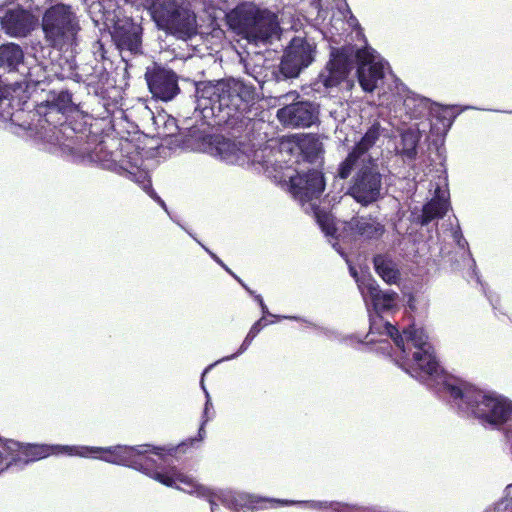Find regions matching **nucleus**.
<instances>
[{"instance_id":"1","label":"nucleus","mask_w":512,"mask_h":512,"mask_svg":"<svg viewBox=\"0 0 512 512\" xmlns=\"http://www.w3.org/2000/svg\"><path fill=\"white\" fill-rule=\"evenodd\" d=\"M359 290L369 316V332L366 344H376L375 351L389 356L394 363L411 377L425 384L428 378L422 377L429 366H439L433 346L423 329L414 325L406 327L402 333L383 313L396 306L397 293L382 290L375 279L359 282Z\"/></svg>"},{"instance_id":"2","label":"nucleus","mask_w":512,"mask_h":512,"mask_svg":"<svg viewBox=\"0 0 512 512\" xmlns=\"http://www.w3.org/2000/svg\"><path fill=\"white\" fill-rule=\"evenodd\" d=\"M422 377L426 385L459 416L477 419L484 427L504 429L512 427V401L493 391H485L467 381L447 373L439 366H429Z\"/></svg>"},{"instance_id":"3","label":"nucleus","mask_w":512,"mask_h":512,"mask_svg":"<svg viewBox=\"0 0 512 512\" xmlns=\"http://www.w3.org/2000/svg\"><path fill=\"white\" fill-rule=\"evenodd\" d=\"M196 116L215 118L234 138L240 137L252 122L247 114L257 99L256 87L241 78L194 81Z\"/></svg>"},{"instance_id":"4","label":"nucleus","mask_w":512,"mask_h":512,"mask_svg":"<svg viewBox=\"0 0 512 512\" xmlns=\"http://www.w3.org/2000/svg\"><path fill=\"white\" fill-rule=\"evenodd\" d=\"M141 445H114L96 447L86 445H61L20 443L0 436V474L5 470L19 471L29 463L50 455L79 456L99 459L109 464L134 469Z\"/></svg>"},{"instance_id":"5","label":"nucleus","mask_w":512,"mask_h":512,"mask_svg":"<svg viewBox=\"0 0 512 512\" xmlns=\"http://www.w3.org/2000/svg\"><path fill=\"white\" fill-rule=\"evenodd\" d=\"M388 62L380 54L366 45L361 49L355 44H345L341 47H330L329 60L320 71L314 89L319 91L320 85L326 90L346 83L349 88L353 84L348 80L352 70L356 68L358 83L365 93H372L378 88L385 76Z\"/></svg>"},{"instance_id":"6","label":"nucleus","mask_w":512,"mask_h":512,"mask_svg":"<svg viewBox=\"0 0 512 512\" xmlns=\"http://www.w3.org/2000/svg\"><path fill=\"white\" fill-rule=\"evenodd\" d=\"M133 470L154 479L155 481L172 488H177L186 493L197 494L199 497L206 498L210 504L211 512H225V508L221 506L213 496V492L197 483L193 478L180 472L176 466L168 463L167 456L176 453L177 448L170 445L157 446L153 444H141Z\"/></svg>"},{"instance_id":"7","label":"nucleus","mask_w":512,"mask_h":512,"mask_svg":"<svg viewBox=\"0 0 512 512\" xmlns=\"http://www.w3.org/2000/svg\"><path fill=\"white\" fill-rule=\"evenodd\" d=\"M223 22L237 35L256 44H271L282 34L278 15L251 1L236 3Z\"/></svg>"},{"instance_id":"8","label":"nucleus","mask_w":512,"mask_h":512,"mask_svg":"<svg viewBox=\"0 0 512 512\" xmlns=\"http://www.w3.org/2000/svg\"><path fill=\"white\" fill-rule=\"evenodd\" d=\"M159 30L180 38H191L198 33L199 16L187 0H141Z\"/></svg>"},{"instance_id":"9","label":"nucleus","mask_w":512,"mask_h":512,"mask_svg":"<svg viewBox=\"0 0 512 512\" xmlns=\"http://www.w3.org/2000/svg\"><path fill=\"white\" fill-rule=\"evenodd\" d=\"M41 28L48 47L35 49V56L46 58L51 48L63 50L72 48L77 43L80 31L79 20L70 5L59 3L52 5L42 15Z\"/></svg>"},{"instance_id":"10","label":"nucleus","mask_w":512,"mask_h":512,"mask_svg":"<svg viewBox=\"0 0 512 512\" xmlns=\"http://www.w3.org/2000/svg\"><path fill=\"white\" fill-rule=\"evenodd\" d=\"M37 113L43 115L49 124H59L64 131L69 128L75 133H82L87 128L86 118L89 114L84 104L76 102L68 89L50 90L46 98L37 105Z\"/></svg>"},{"instance_id":"11","label":"nucleus","mask_w":512,"mask_h":512,"mask_svg":"<svg viewBox=\"0 0 512 512\" xmlns=\"http://www.w3.org/2000/svg\"><path fill=\"white\" fill-rule=\"evenodd\" d=\"M215 500L226 510L239 512L241 509L251 511L265 508V504H275L277 506H298L318 512H332L333 500H289L264 497L247 492H219L214 493Z\"/></svg>"},{"instance_id":"12","label":"nucleus","mask_w":512,"mask_h":512,"mask_svg":"<svg viewBox=\"0 0 512 512\" xmlns=\"http://www.w3.org/2000/svg\"><path fill=\"white\" fill-rule=\"evenodd\" d=\"M383 179L384 174L380 170L378 160L368 156L351 177L347 195L361 206L368 207L384 198L386 189Z\"/></svg>"},{"instance_id":"13","label":"nucleus","mask_w":512,"mask_h":512,"mask_svg":"<svg viewBox=\"0 0 512 512\" xmlns=\"http://www.w3.org/2000/svg\"><path fill=\"white\" fill-rule=\"evenodd\" d=\"M316 53L317 45L313 40L294 36L284 48L279 64L273 66L272 76L282 81L299 78L315 62Z\"/></svg>"},{"instance_id":"14","label":"nucleus","mask_w":512,"mask_h":512,"mask_svg":"<svg viewBox=\"0 0 512 512\" xmlns=\"http://www.w3.org/2000/svg\"><path fill=\"white\" fill-rule=\"evenodd\" d=\"M142 18L119 11L115 18L101 23L100 31H108L115 48L122 53L140 55L143 53Z\"/></svg>"},{"instance_id":"15","label":"nucleus","mask_w":512,"mask_h":512,"mask_svg":"<svg viewBox=\"0 0 512 512\" xmlns=\"http://www.w3.org/2000/svg\"><path fill=\"white\" fill-rule=\"evenodd\" d=\"M293 97L290 104L279 108L276 117L285 127L309 128L319 122L320 106L314 101L301 98L296 91H290L279 98Z\"/></svg>"},{"instance_id":"16","label":"nucleus","mask_w":512,"mask_h":512,"mask_svg":"<svg viewBox=\"0 0 512 512\" xmlns=\"http://www.w3.org/2000/svg\"><path fill=\"white\" fill-rule=\"evenodd\" d=\"M144 78L155 100L172 101L179 93V76L167 65L152 62L146 67Z\"/></svg>"},{"instance_id":"17","label":"nucleus","mask_w":512,"mask_h":512,"mask_svg":"<svg viewBox=\"0 0 512 512\" xmlns=\"http://www.w3.org/2000/svg\"><path fill=\"white\" fill-rule=\"evenodd\" d=\"M212 125L207 120L202 121V130L197 140L206 145L207 152L227 164L239 166L249 164V156L239 148L235 141L222 135L211 134Z\"/></svg>"},{"instance_id":"18","label":"nucleus","mask_w":512,"mask_h":512,"mask_svg":"<svg viewBox=\"0 0 512 512\" xmlns=\"http://www.w3.org/2000/svg\"><path fill=\"white\" fill-rule=\"evenodd\" d=\"M326 187V179L323 171L318 168L308 167L306 170L297 171V175L290 180V189L295 198L302 205L316 203Z\"/></svg>"},{"instance_id":"19","label":"nucleus","mask_w":512,"mask_h":512,"mask_svg":"<svg viewBox=\"0 0 512 512\" xmlns=\"http://www.w3.org/2000/svg\"><path fill=\"white\" fill-rule=\"evenodd\" d=\"M27 7L20 4L13 8L4 10L0 7V12L4 14L0 16V25L2 30L12 37H25L35 27L38 19L32 14L33 9L39 10L38 6H34V0H22Z\"/></svg>"},{"instance_id":"20","label":"nucleus","mask_w":512,"mask_h":512,"mask_svg":"<svg viewBox=\"0 0 512 512\" xmlns=\"http://www.w3.org/2000/svg\"><path fill=\"white\" fill-rule=\"evenodd\" d=\"M24 65V52L20 45L16 43H6L0 45V74L2 78L5 75L11 76L10 80L20 79L22 81V91L29 92L31 78H28Z\"/></svg>"},{"instance_id":"21","label":"nucleus","mask_w":512,"mask_h":512,"mask_svg":"<svg viewBox=\"0 0 512 512\" xmlns=\"http://www.w3.org/2000/svg\"><path fill=\"white\" fill-rule=\"evenodd\" d=\"M85 78L82 80L85 84L87 94L94 99L97 104L105 110L110 106L107 85L109 82V72L103 63L97 62L95 65H86L83 69Z\"/></svg>"},{"instance_id":"22","label":"nucleus","mask_w":512,"mask_h":512,"mask_svg":"<svg viewBox=\"0 0 512 512\" xmlns=\"http://www.w3.org/2000/svg\"><path fill=\"white\" fill-rule=\"evenodd\" d=\"M198 113L194 109L193 116H185L182 120L174 117H168L164 123L165 136L173 138L178 145L186 146L190 140L197 141L202 130V121L205 119L196 116Z\"/></svg>"},{"instance_id":"23","label":"nucleus","mask_w":512,"mask_h":512,"mask_svg":"<svg viewBox=\"0 0 512 512\" xmlns=\"http://www.w3.org/2000/svg\"><path fill=\"white\" fill-rule=\"evenodd\" d=\"M198 10L199 19L207 28L215 30L221 27L226 14L237 3V0H192Z\"/></svg>"},{"instance_id":"24","label":"nucleus","mask_w":512,"mask_h":512,"mask_svg":"<svg viewBox=\"0 0 512 512\" xmlns=\"http://www.w3.org/2000/svg\"><path fill=\"white\" fill-rule=\"evenodd\" d=\"M298 163L312 165V168L320 169L324 163V147L319 137L315 134H302L294 136Z\"/></svg>"},{"instance_id":"25","label":"nucleus","mask_w":512,"mask_h":512,"mask_svg":"<svg viewBox=\"0 0 512 512\" xmlns=\"http://www.w3.org/2000/svg\"><path fill=\"white\" fill-rule=\"evenodd\" d=\"M449 209V192L437 185L434 196L422 206L419 212H413L412 215L415 223L426 226L435 219L443 218Z\"/></svg>"},{"instance_id":"26","label":"nucleus","mask_w":512,"mask_h":512,"mask_svg":"<svg viewBox=\"0 0 512 512\" xmlns=\"http://www.w3.org/2000/svg\"><path fill=\"white\" fill-rule=\"evenodd\" d=\"M351 235L362 241H378L385 233V225L371 214L355 215L346 222Z\"/></svg>"},{"instance_id":"27","label":"nucleus","mask_w":512,"mask_h":512,"mask_svg":"<svg viewBox=\"0 0 512 512\" xmlns=\"http://www.w3.org/2000/svg\"><path fill=\"white\" fill-rule=\"evenodd\" d=\"M401 90L404 92L403 105L410 118L421 119L429 117L434 101L411 91L403 83L401 84Z\"/></svg>"},{"instance_id":"28","label":"nucleus","mask_w":512,"mask_h":512,"mask_svg":"<svg viewBox=\"0 0 512 512\" xmlns=\"http://www.w3.org/2000/svg\"><path fill=\"white\" fill-rule=\"evenodd\" d=\"M373 267L378 276L387 284H396L401 279L398 264L387 253H379L373 256Z\"/></svg>"},{"instance_id":"29","label":"nucleus","mask_w":512,"mask_h":512,"mask_svg":"<svg viewBox=\"0 0 512 512\" xmlns=\"http://www.w3.org/2000/svg\"><path fill=\"white\" fill-rule=\"evenodd\" d=\"M117 0H96L89 5L88 13L94 25L100 28L101 23L116 17L119 11H124Z\"/></svg>"},{"instance_id":"30","label":"nucleus","mask_w":512,"mask_h":512,"mask_svg":"<svg viewBox=\"0 0 512 512\" xmlns=\"http://www.w3.org/2000/svg\"><path fill=\"white\" fill-rule=\"evenodd\" d=\"M114 171L121 176H124L127 179H130L134 182L139 183L141 188L147 193V195L152 198L155 202H158L161 197L157 194L152 186V181L148 174L145 171L136 170H128L123 165H115Z\"/></svg>"},{"instance_id":"31","label":"nucleus","mask_w":512,"mask_h":512,"mask_svg":"<svg viewBox=\"0 0 512 512\" xmlns=\"http://www.w3.org/2000/svg\"><path fill=\"white\" fill-rule=\"evenodd\" d=\"M452 238L459 249L462 250L463 263L464 266H467L469 270H471V277L474 278L478 283L482 284L479 272L477 270L476 261L472 256V253L469 249V244L465 239L459 224H457L456 228L453 229Z\"/></svg>"},{"instance_id":"32","label":"nucleus","mask_w":512,"mask_h":512,"mask_svg":"<svg viewBox=\"0 0 512 512\" xmlns=\"http://www.w3.org/2000/svg\"><path fill=\"white\" fill-rule=\"evenodd\" d=\"M420 135L410 129L400 135V141L396 146L397 152L405 161L415 160L418 154Z\"/></svg>"},{"instance_id":"33","label":"nucleus","mask_w":512,"mask_h":512,"mask_svg":"<svg viewBox=\"0 0 512 512\" xmlns=\"http://www.w3.org/2000/svg\"><path fill=\"white\" fill-rule=\"evenodd\" d=\"M381 135V126L378 122L372 124L367 131L361 136V138L355 142L351 148L359 157L364 159L368 158V151L372 148Z\"/></svg>"},{"instance_id":"34","label":"nucleus","mask_w":512,"mask_h":512,"mask_svg":"<svg viewBox=\"0 0 512 512\" xmlns=\"http://www.w3.org/2000/svg\"><path fill=\"white\" fill-rule=\"evenodd\" d=\"M381 135V126L378 122L372 124L367 131L361 136V138L355 142L351 148L359 157L364 159L368 158V151L372 148Z\"/></svg>"},{"instance_id":"35","label":"nucleus","mask_w":512,"mask_h":512,"mask_svg":"<svg viewBox=\"0 0 512 512\" xmlns=\"http://www.w3.org/2000/svg\"><path fill=\"white\" fill-rule=\"evenodd\" d=\"M255 301L258 303V305L260 306V309H261V312H262V317H266V316H271V317H274L276 318L277 320H282V319H286V320H291V321H297V322H302V323H305L307 326L309 327H313L319 331H321L324 335H326L327 337H332L336 334V332L330 328H327V327H323V326H319L313 322H311L310 320L304 318V317H301V316H297V315H275V314H272L267 305L265 304L264 300H263V297L261 295H255Z\"/></svg>"},{"instance_id":"36","label":"nucleus","mask_w":512,"mask_h":512,"mask_svg":"<svg viewBox=\"0 0 512 512\" xmlns=\"http://www.w3.org/2000/svg\"><path fill=\"white\" fill-rule=\"evenodd\" d=\"M213 408V404H212V400H211V396L209 394V392H206V398H205V404H204V409H203V413H202V419H201V423H200V426H199V429H198V433L196 436L194 437H189L187 438L186 440L182 441L180 444L176 445V452L178 450H184V448H188V447H194L196 444L202 442L206 436V430H205V427L208 423V421L210 420V417L208 416V413L210 411V409ZM175 447V445H173Z\"/></svg>"},{"instance_id":"37","label":"nucleus","mask_w":512,"mask_h":512,"mask_svg":"<svg viewBox=\"0 0 512 512\" xmlns=\"http://www.w3.org/2000/svg\"><path fill=\"white\" fill-rule=\"evenodd\" d=\"M455 109V106H442L434 102L429 117L434 118L437 123L441 124L444 132L447 133L459 114V111L455 112Z\"/></svg>"},{"instance_id":"38","label":"nucleus","mask_w":512,"mask_h":512,"mask_svg":"<svg viewBox=\"0 0 512 512\" xmlns=\"http://www.w3.org/2000/svg\"><path fill=\"white\" fill-rule=\"evenodd\" d=\"M308 207L313 212L314 219L321 231L326 236L334 237L337 233V228L331 213L321 209L317 203H310V206Z\"/></svg>"},{"instance_id":"39","label":"nucleus","mask_w":512,"mask_h":512,"mask_svg":"<svg viewBox=\"0 0 512 512\" xmlns=\"http://www.w3.org/2000/svg\"><path fill=\"white\" fill-rule=\"evenodd\" d=\"M273 322H267L264 317H261L258 319L254 324L251 326L250 330L248 331L246 337L244 338L242 344L240 345L239 349L228 356H225L220 359V361H230L237 357H239L241 354H243L251 345L254 338L260 333V331L267 326L268 324H272Z\"/></svg>"},{"instance_id":"40","label":"nucleus","mask_w":512,"mask_h":512,"mask_svg":"<svg viewBox=\"0 0 512 512\" xmlns=\"http://www.w3.org/2000/svg\"><path fill=\"white\" fill-rule=\"evenodd\" d=\"M246 73L249 74L259 84L262 90L265 89L266 84H277L282 82V79L272 76L273 66L267 68L265 66L254 65L250 68L248 65L245 66Z\"/></svg>"},{"instance_id":"41","label":"nucleus","mask_w":512,"mask_h":512,"mask_svg":"<svg viewBox=\"0 0 512 512\" xmlns=\"http://www.w3.org/2000/svg\"><path fill=\"white\" fill-rule=\"evenodd\" d=\"M359 162L362 163V158L350 150L345 159L338 165L336 177L342 180L347 179L352 174L353 170L356 167L358 168Z\"/></svg>"},{"instance_id":"42","label":"nucleus","mask_w":512,"mask_h":512,"mask_svg":"<svg viewBox=\"0 0 512 512\" xmlns=\"http://www.w3.org/2000/svg\"><path fill=\"white\" fill-rule=\"evenodd\" d=\"M18 91H22V81L20 79L10 80L9 77L2 78L0 74V102Z\"/></svg>"},{"instance_id":"43","label":"nucleus","mask_w":512,"mask_h":512,"mask_svg":"<svg viewBox=\"0 0 512 512\" xmlns=\"http://www.w3.org/2000/svg\"><path fill=\"white\" fill-rule=\"evenodd\" d=\"M484 512H512V485L507 487L506 496L488 507Z\"/></svg>"},{"instance_id":"44","label":"nucleus","mask_w":512,"mask_h":512,"mask_svg":"<svg viewBox=\"0 0 512 512\" xmlns=\"http://www.w3.org/2000/svg\"><path fill=\"white\" fill-rule=\"evenodd\" d=\"M202 248L208 253V255L221 267L223 268L230 276L234 274V272L208 247L202 245Z\"/></svg>"},{"instance_id":"45","label":"nucleus","mask_w":512,"mask_h":512,"mask_svg":"<svg viewBox=\"0 0 512 512\" xmlns=\"http://www.w3.org/2000/svg\"><path fill=\"white\" fill-rule=\"evenodd\" d=\"M311 5L317 10V20L324 21L328 16V9H324L321 5V0H313Z\"/></svg>"},{"instance_id":"46","label":"nucleus","mask_w":512,"mask_h":512,"mask_svg":"<svg viewBox=\"0 0 512 512\" xmlns=\"http://www.w3.org/2000/svg\"><path fill=\"white\" fill-rule=\"evenodd\" d=\"M220 362H221V361H220V359H219V360H217L216 362H214V363H212V364L208 365V366L203 370V372H202V374H201L200 387H201L202 391L204 392V395H205V396H206V392H208V390H207V388H206V386H205V383H204V377H205V375H206V374H207V373H208V372H209V371H210L214 366H216V365H217L218 363H220Z\"/></svg>"},{"instance_id":"47","label":"nucleus","mask_w":512,"mask_h":512,"mask_svg":"<svg viewBox=\"0 0 512 512\" xmlns=\"http://www.w3.org/2000/svg\"><path fill=\"white\" fill-rule=\"evenodd\" d=\"M485 295H486L488 301L490 302L493 310L496 312L498 310V306L500 304V300H499L498 296L491 292L488 294L486 291H485Z\"/></svg>"},{"instance_id":"48","label":"nucleus","mask_w":512,"mask_h":512,"mask_svg":"<svg viewBox=\"0 0 512 512\" xmlns=\"http://www.w3.org/2000/svg\"><path fill=\"white\" fill-rule=\"evenodd\" d=\"M349 272H350V275L356 280L358 286H359V282H361V281H368V279H373L370 275L363 276L362 278H359L356 269L352 266H349Z\"/></svg>"},{"instance_id":"49","label":"nucleus","mask_w":512,"mask_h":512,"mask_svg":"<svg viewBox=\"0 0 512 512\" xmlns=\"http://www.w3.org/2000/svg\"><path fill=\"white\" fill-rule=\"evenodd\" d=\"M344 9L343 11L341 9H339V11L343 14V16H345V13H348L350 15L349 17V23L352 24L353 22L357 23V19L355 18V16L352 14L348 4L345 2L344 3Z\"/></svg>"},{"instance_id":"50","label":"nucleus","mask_w":512,"mask_h":512,"mask_svg":"<svg viewBox=\"0 0 512 512\" xmlns=\"http://www.w3.org/2000/svg\"><path fill=\"white\" fill-rule=\"evenodd\" d=\"M232 277L243 287V289L248 290L249 286L235 273Z\"/></svg>"},{"instance_id":"51","label":"nucleus","mask_w":512,"mask_h":512,"mask_svg":"<svg viewBox=\"0 0 512 512\" xmlns=\"http://www.w3.org/2000/svg\"><path fill=\"white\" fill-rule=\"evenodd\" d=\"M232 277L243 287V289L248 290L249 286L235 273Z\"/></svg>"},{"instance_id":"52","label":"nucleus","mask_w":512,"mask_h":512,"mask_svg":"<svg viewBox=\"0 0 512 512\" xmlns=\"http://www.w3.org/2000/svg\"><path fill=\"white\" fill-rule=\"evenodd\" d=\"M232 277L243 287V289L248 290L249 286L235 273Z\"/></svg>"},{"instance_id":"53","label":"nucleus","mask_w":512,"mask_h":512,"mask_svg":"<svg viewBox=\"0 0 512 512\" xmlns=\"http://www.w3.org/2000/svg\"><path fill=\"white\" fill-rule=\"evenodd\" d=\"M232 277L243 287V289L248 290L249 286L235 273Z\"/></svg>"},{"instance_id":"54","label":"nucleus","mask_w":512,"mask_h":512,"mask_svg":"<svg viewBox=\"0 0 512 512\" xmlns=\"http://www.w3.org/2000/svg\"><path fill=\"white\" fill-rule=\"evenodd\" d=\"M161 208L169 215V210H168V207L165 203V201L161 198L158 202H157Z\"/></svg>"},{"instance_id":"55","label":"nucleus","mask_w":512,"mask_h":512,"mask_svg":"<svg viewBox=\"0 0 512 512\" xmlns=\"http://www.w3.org/2000/svg\"><path fill=\"white\" fill-rule=\"evenodd\" d=\"M185 232H187L201 247L204 245L191 232H189L188 229H185Z\"/></svg>"},{"instance_id":"56","label":"nucleus","mask_w":512,"mask_h":512,"mask_svg":"<svg viewBox=\"0 0 512 512\" xmlns=\"http://www.w3.org/2000/svg\"><path fill=\"white\" fill-rule=\"evenodd\" d=\"M250 296H252L255 299V295H258L254 290H252L250 287L248 290H245Z\"/></svg>"},{"instance_id":"57","label":"nucleus","mask_w":512,"mask_h":512,"mask_svg":"<svg viewBox=\"0 0 512 512\" xmlns=\"http://www.w3.org/2000/svg\"><path fill=\"white\" fill-rule=\"evenodd\" d=\"M337 244H334L333 247L337 250V252L342 256V257H345V252L342 251L340 248H337L336 247Z\"/></svg>"},{"instance_id":"58","label":"nucleus","mask_w":512,"mask_h":512,"mask_svg":"<svg viewBox=\"0 0 512 512\" xmlns=\"http://www.w3.org/2000/svg\"><path fill=\"white\" fill-rule=\"evenodd\" d=\"M445 173V177H444V186L447 187L448 183H447V175H446V171H444Z\"/></svg>"},{"instance_id":"59","label":"nucleus","mask_w":512,"mask_h":512,"mask_svg":"<svg viewBox=\"0 0 512 512\" xmlns=\"http://www.w3.org/2000/svg\"><path fill=\"white\" fill-rule=\"evenodd\" d=\"M507 113H511L512 114V111H507Z\"/></svg>"}]
</instances>
